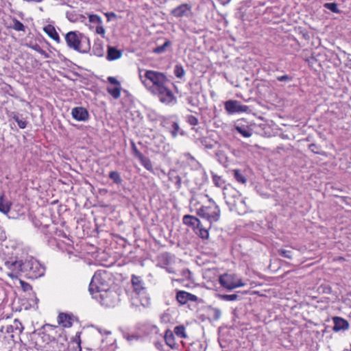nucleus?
Here are the masks:
<instances>
[{"mask_svg": "<svg viewBox=\"0 0 351 351\" xmlns=\"http://www.w3.org/2000/svg\"><path fill=\"white\" fill-rule=\"evenodd\" d=\"M123 337L129 341L138 340L139 337L135 335H130L128 333L123 334Z\"/></svg>", "mask_w": 351, "mask_h": 351, "instance_id": "obj_56", "label": "nucleus"}, {"mask_svg": "<svg viewBox=\"0 0 351 351\" xmlns=\"http://www.w3.org/2000/svg\"><path fill=\"white\" fill-rule=\"evenodd\" d=\"M122 51L113 47H108L106 58L109 61L117 60L121 57Z\"/></svg>", "mask_w": 351, "mask_h": 351, "instance_id": "obj_26", "label": "nucleus"}, {"mask_svg": "<svg viewBox=\"0 0 351 351\" xmlns=\"http://www.w3.org/2000/svg\"><path fill=\"white\" fill-rule=\"evenodd\" d=\"M186 120L188 123L193 126L197 125L199 123L197 118L191 114L187 115L186 117Z\"/></svg>", "mask_w": 351, "mask_h": 351, "instance_id": "obj_49", "label": "nucleus"}, {"mask_svg": "<svg viewBox=\"0 0 351 351\" xmlns=\"http://www.w3.org/2000/svg\"><path fill=\"white\" fill-rule=\"evenodd\" d=\"M166 345L171 349H178L179 343L176 341L173 332L170 330H167L164 337Z\"/></svg>", "mask_w": 351, "mask_h": 351, "instance_id": "obj_19", "label": "nucleus"}, {"mask_svg": "<svg viewBox=\"0 0 351 351\" xmlns=\"http://www.w3.org/2000/svg\"><path fill=\"white\" fill-rule=\"evenodd\" d=\"M173 332L178 338L183 339L187 337L184 326H176Z\"/></svg>", "mask_w": 351, "mask_h": 351, "instance_id": "obj_35", "label": "nucleus"}, {"mask_svg": "<svg viewBox=\"0 0 351 351\" xmlns=\"http://www.w3.org/2000/svg\"><path fill=\"white\" fill-rule=\"evenodd\" d=\"M196 214L202 219H206L210 223L217 222L220 219L221 210L219 206L211 199H208V204L201 206L197 209Z\"/></svg>", "mask_w": 351, "mask_h": 351, "instance_id": "obj_5", "label": "nucleus"}, {"mask_svg": "<svg viewBox=\"0 0 351 351\" xmlns=\"http://www.w3.org/2000/svg\"><path fill=\"white\" fill-rule=\"evenodd\" d=\"M193 230L202 239H206L209 237L208 230L204 228L201 222L199 226L196 227L195 230Z\"/></svg>", "mask_w": 351, "mask_h": 351, "instance_id": "obj_30", "label": "nucleus"}, {"mask_svg": "<svg viewBox=\"0 0 351 351\" xmlns=\"http://www.w3.org/2000/svg\"><path fill=\"white\" fill-rule=\"evenodd\" d=\"M72 315L62 313L58 317V322L64 328H70L72 326Z\"/></svg>", "mask_w": 351, "mask_h": 351, "instance_id": "obj_22", "label": "nucleus"}, {"mask_svg": "<svg viewBox=\"0 0 351 351\" xmlns=\"http://www.w3.org/2000/svg\"><path fill=\"white\" fill-rule=\"evenodd\" d=\"M44 32L53 40L60 42V36L52 25H47L43 28Z\"/></svg>", "mask_w": 351, "mask_h": 351, "instance_id": "obj_27", "label": "nucleus"}, {"mask_svg": "<svg viewBox=\"0 0 351 351\" xmlns=\"http://www.w3.org/2000/svg\"><path fill=\"white\" fill-rule=\"evenodd\" d=\"M138 77L146 89L166 104H176V97L171 86L172 83L165 73L154 70L138 71Z\"/></svg>", "mask_w": 351, "mask_h": 351, "instance_id": "obj_1", "label": "nucleus"}, {"mask_svg": "<svg viewBox=\"0 0 351 351\" xmlns=\"http://www.w3.org/2000/svg\"><path fill=\"white\" fill-rule=\"evenodd\" d=\"M162 124L169 130L173 138H176L178 133H180L182 135L184 134L182 131H180L179 124L177 121L165 120L162 123Z\"/></svg>", "mask_w": 351, "mask_h": 351, "instance_id": "obj_16", "label": "nucleus"}, {"mask_svg": "<svg viewBox=\"0 0 351 351\" xmlns=\"http://www.w3.org/2000/svg\"><path fill=\"white\" fill-rule=\"evenodd\" d=\"M93 53L98 56L101 57L104 56V47L101 43H95L93 47Z\"/></svg>", "mask_w": 351, "mask_h": 351, "instance_id": "obj_33", "label": "nucleus"}, {"mask_svg": "<svg viewBox=\"0 0 351 351\" xmlns=\"http://www.w3.org/2000/svg\"><path fill=\"white\" fill-rule=\"evenodd\" d=\"M234 177L238 182L241 184H245L247 181V179L245 177V176L239 169H236L234 171Z\"/></svg>", "mask_w": 351, "mask_h": 351, "instance_id": "obj_41", "label": "nucleus"}, {"mask_svg": "<svg viewBox=\"0 0 351 351\" xmlns=\"http://www.w3.org/2000/svg\"><path fill=\"white\" fill-rule=\"evenodd\" d=\"M186 101H187V103L189 104L190 105L194 106H195V104L193 103V99L192 97H188L186 98Z\"/></svg>", "mask_w": 351, "mask_h": 351, "instance_id": "obj_61", "label": "nucleus"}, {"mask_svg": "<svg viewBox=\"0 0 351 351\" xmlns=\"http://www.w3.org/2000/svg\"><path fill=\"white\" fill-rule=\"evenodd\" d=\"M212 175H213V182L214 184L216 186L222 188L223 189L226 186H225V181L223 180V179L221 177L215 174L213 172H212Z\"/></svg>", "mask_w": 351, "mask_h": 351, "instance_id": "obj_34", "label": "nucleus"}, {"mask_svg": "<svg viewBox=\"0 0 351 351\" xmlns=\"http://www.w3.org/2000/svg\"><path fill=\"white\" fill-rule=\"evenodd\" d=\"M67 46L80 53H85L90 49L89 38L78 32H69L65 35Z\"/></svg>", "mask_w": 351, "mask_h": 351, "instance_id": "obj_4", "label": "nucleus"}, {"mask_svg": "<svg viewBox=\"0 0 351 351\" xmlns=\"http://www.w3.org/2000/svg\"><path fill=\"white\" fill-rule=\"evenodd\" d=\"M234 129L245 138L250 137L252 135V129L243 121H239L235 124Z\"/></svg>", "mask_w": 351, "mask_h": 351, "instance_id": "obj_17", "label": "nucleus"}, {"mask_svg": "<svg viewBox=\"0 0 351 351\" xmlns=\"http://www.w3.org/2000/svg\"><path fill=\"white\" fill-rule=\"evenodd\" d=\"M324 8L330 10V11H332L334 13L338 14L340 12V10H339V8L337 7V4L336 3H326L324 5Z\"/></svg>", "mask_w": 351, "mask_h": 351, "instance_id": "obj_45", "label": "nucleus"}, {"mask_svg": "<svg viewBox=\"0 0 351 351\" xmlns=\"http://www.w3.org/2000/svg\"><path fill=\"white\" fill-rule=\"evenodd\" d=\"M223 194L231 211H236L239 214L241 212L245 213V202L239 191L228 185L223 189Z\"/></svg>", "mask_w": 351, "mask_h": 351, "instance_id": "obj_3", "label": "nucleus"}, {"mask_svg": "<svg viewBox=\"0 0 351 351\" xmlns=\"http://www.w3.org/2000/svg\"><path fill=\"white\" fill-rule=\"evenodd\" d=\"M332 320L334 324L332 327V330L334 332H338L339 331H346L349 328L350 325L348 322L341 317H332Z\"/></svg>", "mask_w": 351, "mask_h": 351, "instance_id": "obj_14", "label": "nucleus"}, {"mask_svg": "<svg viewBox=\"0 0 351 351\" xmlns=\"http://www.w3.org/2000/svg\"><path fill=\"white\" fill-rule=\"evenodd\" d=\"M181 276L183 279L190 280L191 277V272L189 269H185L181 271Z\"/></svg>", "mask_w": 351, "mask_h": 351, "instance_id": "obj_54", "label": "nucleus"}, {"mask_svg": "<svg viewBox=\"0 0 351 351\" xmlns=\"http://www.w3.org/2000/svg\"><path fill=\"white\" fill-rule=\"evenodd\" d=\"M88 21L90 23L100 25L102 23V20L97 14H89Z\"/></svg>", "mask_w": 351, "mask_h": 351, "instance_id": "obj_47", "label": "nucleus"}, {"mask_svg": "<svg viewBox=\"0 0 351 351\" xmlns=\"http://www.w3.org/2000/svg\"><path fill=\"white\" fill-rule=\"evenodd\" d=\"M224 108L229 114L245 112L249 109L247 106L243 105L239 101L233 99L226 101L224 103Z\"/></svg>", "mask_w": 351, "mask_h": 351, "instance_id": "obj_11", "label": "nucleus"}, {"mask_svg": "<svg viewBox=\"0 0 351 351\" xmlns=\"http://www.w3.org/2000/svg\"><path fill=\"white\" fill-rule=\"evenodd\" d=\"M176 299L180 304H185L189 301L196 302L198 298L185 291H179L176 293Z\"/></svg>", "mask_w": 351, "mask_h": 351, "instance_id": "obj_15", "label": "nucleus"}, {"mask_svg": "<svg viewBox=\"0 0 351 351\" xmlns=\"http://www.w3.org/2000/svg\"><path fill=\"white\" fill-rule=\"evenodd\" d=\"M346 66L348 68L351 69V59L348 60L347 62L346 63Z\"/></svg>", "mask_w": 351, "mask_h": 351, "instance_id": "obj_64", "label": "nucleus"}, {"mask_svg": "<svg viewBox=\"0 0 351 351\" xmlns=\"http://www.w3.org/2000/svg\"><path fill=\"white\" fill-rule=\"evenodd\" d=\"M200 222L199 219L193 215H185L182 217V223L193 230H195V228L199 226Z\"/></svg>", "mask_w": 351, "mask_h": 351, "instance_id": "obj_21", "label": "nucleus"}, {"mask_svg": "<svg viewBox=\"0 0 351 351\" xmlns=\"http://www.w3.org/2000/svg\"><path fill=\"white\" fill-rule=\"evenodd\" d=\"M108 80L110 83L112 84H115V85H117V86H119L120 85V83L114 77H109L108 78Z\"/></svg>", "mask_w": 351, "mask_h": 351, "instance_id": "obj_60", "label": "nucleus"}, {"mask_svg": "<svg viewBox=\"0 0 351 351\" xmlns=\"http://www.w3.org/2000/svg\"><path fill=\"white\" fill-rule=\"evenodd\" d=\"M171 45V43L169 40H166L165 43L162 45L158 46L153 49V52L157 54L164 53L167 48Z\"/></svg>", "mask_w": 351, "mask_h": 351, "instance_id": "obj_36", "label": "nucleus"}, {"mask_svg": "<svg viewBox=\"0 0 351 351\" xmlns=\"http://www.w3.org/2000/svg\"><path fill=\"white\" fill-rule=\"evenodd\" d=\"M131 282L133 287L131 293L132 305L136 307H148L150 304V298L147 293L143 279L140 276L132 275Z\"/></svg>", "mask_w": 351, "mask_h": 351, "instance_id": "obj_2", "label": "nucleus"}, {"mask_svg": "<svg viewBox=\"0 0 351 351\" xmlns=\"http://www.w3.org/2000/svg\"><path fill=\"white\" fill-rule=\"evenodd\" d=\"M108 92L114 99H118L121 96V85L114 88H108Z\"/></svg>", "mask_w": 351, "mask_h": 351, "instance_id": "obj_39", "label": "nucleus"}, {"mask_svg": "<svg viewBox=\"0 0 351 351\" xmlns=\"http://www.w3.org/2000/svg\"><path fill=\"white\" fill-rule=\"evenodd\" d=\"M184 157L186 161V163L193 170H198L201 169V164L190 154L185 153Z\"/></svg>", "mask_w": 351, "mask_h": 351, "instance_id": "obj_25", "label": "nucleus"}, {"mask_svg": "<svg viewBox=\"0 0 351 351\" xmlns=\"http://www.w3.org/2000/svg\"><path fill=\"white\" fill-rule=\"evenodd\" d=\"M96 32H97V34L102 36V37H104L106 31H105V29L104 28V27L101 25V24L98 25L96 27Z\"/></svg>", "mask_w": 351, "mask_h": 351, "instance_id": "obj_57", "label": "nucleus"}, {"mask_svg": "<svg viewBox=\"0 0 351 351\" xmlns=\"http://www.w3.org/2000/svg\"><path fill=\"white\" fill-rule=\"evenodd\" d=\"M212 313H213V318L215 320L219 319L220 318V317H221V311L219 308H213Z\"/></svg>", "mask_w": 351, "mask_h": 351, "instance_id": "obj_55", "label": "nucleus"}, {"mask_svg": "<svg viewBox=\"0 0 351 351\" xmlns=\"http://www.w3.org/2000/svg\"><path fill=\"white\" fill-rule=\"evenodd\" d=\"M52 347L53 348H56L58 350L55 351H66V347L64 343L58 342H53Z\"/></svg>", "mask_w": 351, "mask_h": 351, "instance_id": "obj_51", "label": "nucleus"}, {"mask_svg": "<svg viewBox=\"0 0 351 351\" xmlns=\"http://www.w3.org/2000/svg\"><path fill=\"white\" fill-rule=\"evenodd\" d=\"M141 331L146 336L157 335L159 332L158 327L150 324H145L141 326Z\"/></svg>", "mask_w": 351, "mask_h": 351, "instance_id": "obj_24", "label": "nucleus"}, {"mask_svg": "<svg viewBox=\"0 0 351 351\" xmlns=\"http://www.w3.org/2000/svg\"><path fill=\"white\" fill-rule=\"evenodd\" d=\"M154 346L160 351H169L166 343H163L162 341H155Z\"/></svg>", "mask_w": 351, "mask_h": 351, "instance_id": "obj_50", "label": "nucleus"}, {"mask_svg": "<svg viewBox=\"0 0 351 351\" xmlns=\"http://www.w3.org/2000/svg\"><path fill=\"white\" fill-rule=\"evenodd\" d=\"M277 80L279 82H288V81H291L292 80V78H291V77H290L288 75H284L282 76L277 77Z\"/></svg>", "mask_w": 351, "mask_h": 351, "instance_id": "obj_58", "label": "nucleus"}, {"mask_svg": "<svg viewBox=\"0 0 351 351\" xmlns=\"http://www.w3.org/2000/svg\"><path fill=\"white\" fill-rule=\"evenodd\" d=\"M108 274L105 271H97L92 277L89 285V291L92 295L110 288L108 282Z\"/></svg>", "mask_w": 351, "mask_h": 351, "instance_id": "obj_8", "label": "nucleus"}, {"mask_svg": "<svg viewBox=\"0 0 351 351\" xmlns=\"http://www.w3.org/2000/svg\"><path fill=\"white\" fill-rule=\"evenodd\" d=\"M108 176L115 184H120L123 181L120 173L116 171H110Z\"/></svg>", "mask_w": 351, "mask_h": 351, "instance_id": "obj_38", "label": "nucleus"}, {"mask_svg": "<svg viewBox=\"0 0 351 351\" xmlns=\"http://www.w3.org/2000/svg\"><path fill=\"white\" fill-rule=\"evenodd\" d=\"M10 27L17 32L25 31V25L16 18L12 19V24L10 25Z\"/></svg>", "mask_w": 351, "mask_h": 351, "instance_id": "obj_32", "label": "nucleus"}, {"mask_svg": "<svg viewBox=\"0 0 351 351\" xmlns=\"http://www.w3.org/2000/svg\"><path fill=\"white\" fill-rule=\"evenodd\" d=\"M21 283L24 290H27V289L30 287V285L28 283H25L23 281H21Z\"/></svg>", "mask_w": 351, "mask_h": 351, "instance_id": "obj_62", "label": "nucleus"}, {"mask_svg": "<svg viewBox=\"0 0 351 351\" xmlns=\"http://www.w3.org/2000/svg\"><path fill=\"white\" fill-rule=\"evenodd\" d=\"M219 282L220 285L228 291L241 287L245 285L242 280L237 278L233 274L225 273L219 276Z\"/></svg>", "mask_w": 351, "mask_h": 351, "instance_id": "obj_10", "label": "nucleus"}, {"mask_svg": "<svg viewBox=\"0 0 351 351\" xmlns=\"http://www.w3.org/2000/svg\"><path fill=\"white\" fill-rule=\"evenodd\" d=\"M132 152H133L134 155L138 159H139L140 158H141L143 156V154L140 151H138V149H137L135 143H133V142L132 143Z\"/></svg>", "mask_w": 351, "mask_h": 351, "instance_id": "obj_52", "label": "nucleus"}, {"mask_svg": "<svg viewBox=\"0 0 351 351\" xmlns=\"http://www.w3.org/2000/svg\"><path fill=\"white\" fill-rule=\"evenodd\" d=\"M24 261L17 257H9L4 259L3 269L12 279H17L23 274Z\"/></svg>", "mask_w": 351, "mask_h": 351, "instance_id": "obj_6", "label": "nucleus"}, {"mask_svg": "<svg viewBox=\"0 0 351 351\" xmlns=\"http://www.w3.org/2000/svg\"><path fill=\"white\" fill-rule=\"evenodd\" d=\"M165 269L166 271H167L169 274H172V273L175 272L172 267H167Z\"/></svg>", "mask_w": 351, "mask_h": 351, "instance_id": "obj_63", "label": "nucleus"}, {"mask_svg": "<svg viewBox=\"0 0 351 351\" xmlns=\"http://www.w3.org/2000/svg\"><path fill=\"white\" fill-rule=\"evenodd\" d=\"M45 267L33 257L24 261L23 275L27 278L36 279L45 274Z\"/></svg>", "mask_w": 351, "mask_h": 351, "instance_id": "obj_7", "label": "nucleus"}, {"mask_svg": "<svg viewBox=\"0 0 351 351\" xmlns=\"http://www.w3.org/2000/svg\"><path fill=\"white\" fill-rule=\"evenodd\" d=\"M10 117L17 123L18 126L21 129H24L27 127V121L23 118H21L18 113L13 112L10 114Z\"/></svg>", "mask_w": 351, "mask_h": 351, "instance_id": "obj_29", "label": "nucleus"}, {"mask_svg": "<svg viewBox=\"0 0 351 351\" xmlns=\"http://www.w3.org/2000/svg\"><path fill=\"white\" fill-rule=\"evenodd\" d=\"M141 165L149 171L153 172V166L150 159L144 155L138 159Z\"/></svg>", "mask_w": 351, "mask_h": 351, "instance_id": "obj_31", "label": "nucleus"}, {"mask_svg": "<svg viewBox=\"0 0 351 351\" xmlns=\"http://www.w3.org/2000/svg\"><path fill=\"white\" fill-rule=\"evenodd\" d=\"M66 18L71 22H76L78 20L77 15L73 12H66Z\"/></svg>", "mask_w": 351, "mask_h": 351, "instance_id": "obj_53", "label": "nucleus"}, {"mask_svg": "<svg viewBox=\"0 0 351 351\" xmlns=\"http://www.w3.org/2000/svg\"><path fill=\"white\" fill-rule=\"evenodd\" d=\"M23 330L22 324L17 319H15L12 324L8 325L5 328V331L8 334H10V337L14 338L15 333L19 335Z\"/></svg>", "mask_w": 351, "mask_h": 351, "instance_id": "obj_18", "label": "nucleus"}, {"mask_svg": "<svg viewBox=\"0 0 351 351\" xmlns=\"http://www.w3.org/2000/svg\"><path fill=\"white\" fill-rule=\"evenodd\" d=\"M31 48L32 49H34V51H37L38 53H39L45 58H49V53L43 49L39 45H38V44L33 45L31 46Z\"/></svg>", "mask_w": 351, "mask_h": 351, "instance_id": "obj_43", "label": "nucleus"}, {"mask_svg": "<svg viewBox=\"0 0 351 351\" xmlns=\"http://www.w3.org/2000/svg\"><path fill=\"white\" fill-rule=\"evenodd\" d=\"M93 298L106 307H114L119 302L118 293L114 290H110V288L95 294Z\"/></svg>", "mask_w": 351, "mask_h": 351, "instance_id": "obj_9", "label": "nucleus"}, {"mask_svg": "<svg viewBox=\"0 0 351 351\" xmlns=\"http://www.w3.org/2000/svg\"><path fill=\"white\" fill-rule=\"evenodd\" d=\"M10 210V204L8 202H3V196H0V212L7 214Z\"/></svg>", "mask_w": 351, "mask_h": 351, "instance_id": "obj_37", "label": "nucleus"}, {"mask_svg": "<svg viewBox=\"0 0 351 351\" xmlns=\"http://www.w3.org/2000/svg\"><path fill=\"white\" fill-rule=\"evenodd\" d=\"M216 156L217 158L218 161L223 165H226L228 163V158L222 152H219L216 154Z\"/></svg>", "mask_w": 351, "mask_h": 351, "instance_id": "obj_46", "label": "nucleus"}, {"mask_svg": "<svg viewBox=\"0 0 351 351\" xmlns=\"http://www.w3.org/2000/svg\"><path fill=\"white\" fill-rule=\"evenodd\" d=\"M32 222H33V224L34 225V226L39 228L41 232H43L45 235L46 239H47V241L49 243L51 242L52 241V239L51 237V228L48 225L43 226L41 224V223L37 219H33Z\"/></svg>", "mask_w": 351, "mask_h": 351, "instance_id": "obj_20", "label": "nucleus"}, {"mask_svg": "<svg viewBox=\"0 0 351 351\" xmlns=\"http://www.w3.org/2000/svg\"><path fill=\"white\" fill-rule=\"evenodd\" d=\"M72 117L77 121H87L89 118L88 111L84 107L77 106L71 110Z\"/></svg>", "mask_w": 351, "mask_h": 351, "instance_id": "obj_12", "label": "nucleus"}, {"mask_svg": "<svg viewBox=\"0 0 351 351\" xmlns=\"http://www.w3.org/2000/svg\"><path fill=\"white\" fill-rule=\"evenodd\" d=\"M203 147L208 149L214 148L215 142L208 137H201L197 140Z\"/></svg>", "mask_w": 351, "mask_h": 351, "instance_id": "obj_28", "label": "nucleus"}, {"mask_svg": "<svg viewBox=\"0 0 351 351\" xmlns=\"http://www.w3.org/2000/svg\"><path fill=\"white\" fill-rule=\"evenodd\" d=\"M57 237H66V235L62 230H56L55 232V237L53 239L56 240Z\"/></svg>", "mask_w": 351, "mask_h": 351, "instance_id": "obj_59", "label": "nucleus"}, {"mask_svg": "<svg viewBox=\"0 0 351 351\" xmlns=\"http://www.w3.org/2000/svg\"><path fill=\"white\" fill-rule=\"evenodd\" d=\"M174 75L178 78H182L185 75V71L181 64H176L173 70Z\"/></svg>", "mask_w": 351, "mask_h": 351, "instance_id": "obj_40", "label": "nucleus"}, {"mask_svg": "<svg viewBox=\"0 0 351 351\" xmlns=\"http://www.w3.org/2000/svg\"><path fill=\"white\" fill-rule=\"evenodd\" d=\"M308 147H309L310 150L314 154H319V155H322V156H324L325 154L324 152L321 150L320 146H319L315 143L310 144Z\"/></svg>", "mask_w": 351, "mask_h": 351, "instance_id": "obj_44", "label": "nucleus"}, {"mask_svg": "<svg viewBox=\"0 0 351 351\" xmlns=\"http://www.w3.org/2000/svg\"><path fill=\"white\" fill-rule=\"evenodd\" d=\"M191 14V6L188 3H183L171 11V14L176 18L189 16Z\"/></svg>", "mask_w": 351, "mask_h": 351, "instance_id": "obj_13", "label": "nucleus"}, {"mask_svg": "<svg viewBox=\"0 0 351 351\" xmlns=\"http://www.w3.org/2000/svg\"><path fill=\"white\" fill-rule=\"evenodd\" d=\"M278 254L282 257L287 258L289 259L292 258L293 252L289 250L280 249L278 250Z\"/></svg>", "mask_w": 351, "mask_h": 351, "instance_id": "obj_48", "label": "nucleus"}, {"mask_svg": "<svg viewBox=\"0 0 351 351\" xmlns=\"http://www.w3.org/2000/svg\"><path fill=\"white\" fill-rule=\"evenodd\" d=\"M168 178L174 184L175 188L180 190L182 187V179L175 170H170L168 173Z\"/></svg>", "mask_w": 351, "mask_h": 351, "instance_id": "obj_23", "label": "nucleus"}, {"mask_svg": "<svg viewBox=\"0 0 351 351\" xmlns=\"http://www.w3.org/2000/svg\"><path fill=\"white\" fill-rule=\"evenodd\" d=\"M218 298L223 301H235L238 300L239 295L237 294H219Z\"/></svg>", "mask_w": 351, "mask_h": 351, "instance_id": "obj_42", "label": "nucleus"}]
</instances>
